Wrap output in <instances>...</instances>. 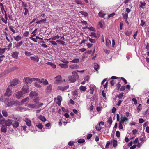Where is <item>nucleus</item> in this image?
I'll return each mask as SVG.
<instances>
[{
    "label": "nucleus",
    "instance_id": "nucleus-31",
    "mask_svg": "<svg viewBox=\"0 0 149 149\" xmlns=\"http://www.w3.org/2000/svg\"><path fill=\"white\" fill-rule=\"evenodd\" d=\"M59 65L62 68H66L68 67V65L66 64L60 63Z\"/></svg>",
    "mask_w": 149,
    "mask_h": 149
},
{
    "label": "nucleus",
    "instance_id": "nucleus-37",
    "mask_svg": "<svg viewBox=\"0 0 149 149\" xmlns=\"http://www.w3.org/2000/svg\"><path fill=\"white\" fill-rule=\"evenodd\" d=\"M94 69L96 71H97L98 69H99V66L97 64H95L94 65Z\"/></svg>",
    "mask_w": 149,
    "mask_h": 149
},
{
    "label": "nucleus",
    "instance_id": "nucleus-50",
    "mask_svg": "<svg viewBox=\"0 0 149 149\" xmlns=\"http://www.w3.org/2000/svg\"><path fill=\"white\" fill-rule=\"evenodd\" d=\"M59 37L60 36L58 35H57L52 37V39L53 40H55L56 39H58L59 38Z\"/></svg>",
    "mask_w": 149,
    "mask_h": 149
},
{
    "label": "nucleus",
    "instance_id": "nucleus-20",
    "mask_svg": "<svg viewBox=\"0 0 149 149\" xmlns=\"http://www.w3.org/2000/svg\"><path fill=\"white\" fill-rule=\"evenodd\" d=\"M38 118L40 120L43 122H45L47 120L45 118V117L42 115H40L38 117Z\"/></svg>",
    "mask_w": 149,
    "mask_h": 149
},
{
    "label": "nucleus",
    "instance_id": "nucleus-39",
    "mask_svg": "<svg viewBox=\"0 0 149 149\" xmlns=\"http://www.w3.org/2000/svg\"><path fill=\"white\" fill-rule=\"evenodd\" d=\"M140 6L141 8H142L143 9V8L146 5V3L145 2H140Z\"/></svg>",
    "mask_w": 149,
    "mask_h": 149
},
{
    "label": "nucleus",
    "instance_id": "nucleus-25",
    "mask_svg": "<svg viewBox=\"0 0 149 149\" xmlns=\"http://www.w3.org/2000/svg\"><path fill=\"white\" fill-rule=\"evenodd\" d=\"M0 6H1V10L2 12V13L3 14L4 13H5V12H6L5 10L4 9V6L3 4L1 3H0Z\"/></svg>",
    "mask_w": 149,
    "mask_h": 149
},
{
    "label": "nucleus",
    "instance_id": "nucleus-44",
    "mask_svg": "<svg viewBox=\"0 0 149 149\" xmlns=\"http://www.w3.org/2000/svg\"><path fill=\"white\" fill-rule=\"evenodd\" d=\"M107 122L111 125L112 123V119L111 117H110L108 119Z\"/></svg>",
    "mask_w": 149,
    "mask_h": 149
},
{
    "label": "nucleus",
    "instance_id": "nucleus-21",
    "mask_svg": "<svg viewBox=\"0 0 149 149\" xmlns=\"http://www.w3.org/2000/svg\"><path fill=\"white\" fill-rule=\"evenodd\" d=\"M57 103L58 105L61 104V102L62 100V97L60 96H58L57 97Z\"/></svg>",
    "mask_w": 149,
    "mask_h": 149
},
{
    "label": "nucleus",
    "instance_id": "nucleus-48",
    "mask_svg": "<svg viewBox=\"0 0 149 149\" xmlns=\"http://www.w3.org/2000/svg\"><path fill=\"white\" fill-rule=\"evenodd\" d=\"M72 74L73 75V76L77 77H79V76L77 74V72L76 71H74L72 72Z\"/></svg>",
    "mask_w": 149,
    "mask_h": 149
},
{
    "label": "nucleus",
    "instance_id": "nucleus-52",
    "mask_svg": "<svg viewBox=\"0 0 149 149\" xmlns=\"http://www.w3.org/2000/svg\"><path fill=\"white\" fill-rule=\"evenodd\" d=\"M6 50V48H0V54H3L4 53Z\"/></svg>",
    "mask_w": 149,
    "mask_h": 149
},
{
    "label": "nucleus",
    "instance_id": "nucleus-7",
    "mask_svg": "<svg viewBox=\"0 0 149 149\" xmlns=\"http://www.w3.org/2000/svg\"><path fill=\"white\" fill-rule=\"evenodd\" d=\"M12 120L11 119H8L5 121V125L7 126H10L12 124Z\"/></svg>",
    "mask_w": 149,
    "mask_h": 149
},
{
    "label": "nucleus",
    "instance_id": "nucleus-17",
    "mask_svg": "<svg viewBox=\"0 0 149 149\" xmlns=\"http://www.w3.org/2000/svg\"><path fill=\"white\" fill-rule=\"evenodd\" d=\"M25 121L28 126H30L31 125V122L29 119L26 118L25 120Z\"/></svg>",
    "mask_w": 149,
    "mask_h": 149
},
{
    "label": "nucleus",
    "instance_id": "nucleus-13",
    "mask_svg": "<svg viewBox=\"0 0 149 149\" xmlns=\"http://www.w3.org/2000/svg\"><path fill=\"white\" fill-rule=\"evenodd\" d=\"M68 88V85L65 86H59L58 87V89L62 91H64L67 89Z\"/></svg>",
    "mask_w": 149,
    "mask_h": 149
},
{
    "label": "nucleus",
    "instance_id": "nucleus-27",
    "mask_svg": "<svg viewBox=\"0 0 149 149\" xmlns=\"http://www.w3.org/2000/svg\"><path fill=\"white\" fill-rule=\"evenodd\" d=\"M122 15L124 19H127L128 18V15L127 13H123Z\"/></svg>",
    "mask_w": 149,
    "mask_h": 149
},
{
    "label": "nucleus",
    "instance_id": "nucleus-22",
    "mask_svg": "<svg viewBox=\"0 0 149 149\" xmlns=\"http://www.w3.org/2000/svg\"><path fill=\"white\" fill-rule=\"evenodd\" d=\"M13 126L15 128H17L19 125V123L16 121H14V123L12 124Z\"/></svg>",
    "mask_w": 149,
    "mask_h": 149
},
{
    "label": "nucleus",
    "instance_id": "nucleus-2",
    "mask_svg": "<svg viewBox=\"0 0 149 149\" xmlns=\"http://www.w3.org/2000/svg\"><path fill=\"white\" fill-rule=\"evenodd\" d=\"M17 101L15 102L13 100H10L8 98H6L5 100V103L6 105L8 106H10L13 104L14 103H17Z\"/></svg>",
    "mask_w": 149,
    "mask_h": 149
},
{
    "label": "nucleus",
    "instance_id": "nucleus-5",
    "mask_svg": "<svg viewBox=\"0 0 149 149\" xmlns=\"http://www.w3.org/2000/svg\"><path fill=\"white\" fill-rule=\"evenodd\" d=\"M21 91L24 94L28 92H29L28 86L27 85H24V86H23Z\"/></svg>",
    "mask_w": 149,
    "mask_h": 149
},
{
    "label": "nucleus",
    "instance_id": "nucleus-18",
    "mask_svg": "<svg viewBox=\"0 0 149 149\" xmlns=\"http://www.w3.org/2000/svg\"><path fill=\"white\" fill-rule=\"evenodd\" d=\"M52 86L51 84L48 85L47 87L46 90L48 93H50L51 92Z\"/></svg>",
    "mask_w": 149,
    "mask_h": 149
},
{
    "label": "nucleus",
    "instance_id": "nucleus-55",
    "mask_svg": "<svg viewBox=\"0 0 149 149\" xmlns=\"http://www.w3.org/2000/svg\"><path fill=\"white\" fill-rule=\"evenodd\" d=\"M116 135L118 137H120V132L118 131H116Z\"/></svg>",
    "mask_w": 149,
    "mask_h": 149
},
{
    "label": "nucleus",
    "instance_id": "nucleus-6",
    "mask_svg": "<svg viewBox=\"0 0 149 149\" xmlns=\"http://www.w3.org/2000/svg\"><path fill=\"white\" fill-rule=\"evenodd\" d=\"M12 89V88H9V87H8V88L7 89L6 91L5 94V96L9 97L11 95L12 91L11 89Z\"/></svg>",
    "mask_w": 149,
    "mask_h": 149
},
{
    "label": "nucleus",
    "instance_id": "nucleus-60",
    "mask_svg": "<svg viewBox=\"0 0 149 149\" xmlns=\"http://www.w3.org/2000/svg\"><path fill=\"white\" fill-rule=\"evenodd\" d=\"M121 86V84L120 82H118L117 85V88L118 89H119Z\"/></svg>",
    "mask_w": 149,
    "mask_h": 149
},
{
    "label": "nucleus",
    "instance_id": "nucleus-51",
    "mask_svg": "<svg viewBox=\"0 0 149 149\" xmlns=\"http://www.w3.org/2000/svg\"><path fill=\"white\" fill-rule=\"evenodd\" d=\"M24 53L26 56H29L32 54L30 52H29L27 51H25Z\"/></svg>",
    "mask_w": 149,
    "mask_h": 149
},
{
    "label": "nucleus",
    "instance_id": "nucleus-10",
    "mask_svg": "<svg viewBox=\"0 0 149 149\" xmlns=\"http://www.w3.org/2000/svg\"><path fill=\"white\" fill-rule=\"evenodd\" d=\"M8 20V17L7 14L6 12L5 13V19L2 17L1 18V20L5 24H6L7 23V21Z\"/></svg>",
    "mask_w": 149,
    "mask_h": 149
},
{
    "label": "nucleus",
    "instance_id": "nucleus-58",
    "mask_svg": "<svg viewBox=\"0 0 149 149\" xmlns=\"http://www.w3.org/2000/svg\"><path fill=\"white\" fill-rule=\"evenodd\" d=\"M92 135L91 134H88L86 137L87 139H89L92 137Z\"/></svg>",
    "mask_w": 149,
    "mask_h": 149
},
{
    "label": "nucleus",
    "instance_id": "nucleus-26",
    "mask_svg": "<svg viewBox=\"0 0 149 149\" xmlns=\"http://www.w3.org/2000/svg\"><path fill=\"white\" fill-rule=\"evenodd\" d=\"M14 39L15 40L17 41H19L22 38V37L19 35H18L16 36H14Z\"/></svg>",
    "mask_w": 149,
    "mask_h": 149
},
{
    "label": "nucleus",
    "instance_id": "nucleus-3",
    "mask_svg": "<svg viewBox=\"0 0 149 149\" xmlns=\"http://www.w3.org/2000/svg\"><path fill=\"white\" fill-rule=\"evenodd\" d=\"M24 82L27 84H30L33 81V78L29 77L24 78L23 80Z\"/></svg>",
    "mask_w": 149,
    "mask_h": 149
},
{
    "label": "nucleus",
    "instance_id": "nucleus-57",
    "mask_svg": "<svg viewBox=\"0 0 149 149\" xmlns=\"http://www.w3.org/2000/svg\"><path fill=\"white\" fill-rule=\"evenodd\" d=\"M33 81H36L38 82H40L41 80L40 79L37 78H33Z\"/></svg>",
    "mask_w": 149,
    "mask_h": 149
},
{
    "label": "nucleus",
    "instance_id": "nucleus-53",
    "mask_svg": "<svg viewBox=\"0 0 149 149\" xmlns=\"http://www.w3.org/2000/svg\"><path fill=\"white\" fill-rule=\"evenodd\" d=\"M24 10H25V12L24 13V14L25 15H26L29 13V11L26 8H24Z\"/></svg>",
    "mask_w": 149,
    "mask_h": 149
},
{
    "label": "nucleus",
    "instance_id": "nucleus-63",
    "mask_svg": "<svg viewBox=\"0 0 149 149\" xmlns=\"http://www.w3.org/2000/svg\"><path fill=\"white\" fill-rule=\"evenodd\" d=\"M132 33V32L130 31H127V32H126L125 33V34L127 36H130L131 34Z\"/></svg>",
    "mask_w": 149,
    "mask_h": 149
},
{
    "label": "nucleus",
    "instance_id": "nucleus-49",
    "mask_svg": "<svg viewBox=\"0 0 149 149\" xmlns=\"http://www.w3.org/2000/svg\"><path fill=\"white\" fill-rule=\"evenodd\" d=\"M89 36L91 37L92 38L96 37V33L94 32H91Z\"/></svg>",
    "mask_w": 149,
    "mask_h": 149
},
{
    "label": "nucleus",
    "instance_id": "nucleus-38",
    "mask_svg": "<svg viewBox=\"0 0 149 149\" xmlns=\"http://www.w3.org/2000/svg\"><path fill=\"white\" fill-rule=\"evenodd\" d=\"M141 24H140V25L142 27H143L146 26V24L145 23V22L143 20H141Z\"/></svg>",
    "mask_w": 149,
    "mask_h": 149
},
{
    "label": "nucleus",
    "instance_id": "nucleus-19",
    "mask_svg": "<svg viewBox=\"0 0 149 149\" xmlns=\"http://www.w3.org/2000/svg\"><path fill=\"white\" fill-rule=\"evenodd\" d=\"M39 58L38 57V56H35L34 57L33 56H31L30 57V58L31 60H33L34 61L36 62H38L39 61Z\"/></svg>",
    "mask_w": 149,
    "mask_h": 149
},
{
    "label": "nucleus",
    "instance_id": "nucleus-32",
    "mask_svg": "<svg viewBox=\"0 0 149 149\" xmlns=\"http://www.w3.org/2000/svg\"><path fill=\"white\" fill-rule=\"evenodd\" d=\"M79 61V58H74L73 60H72L70 62L73 63H78Z\"/></svg>",
    "mask_w": 149,
    "mask_h": 149
},
{
    "label": "nucleus",
    "instance_id": "nucleus-30",
    "mask_svg": "<svg viewBox=\"0 0 149 149\" xmlns=\"http://www.w3.org/2000/svg\"><path fill=\"white\" fill-rule=\"evenodd\" d=\"M111 44V41L110 40L107 38L106 40V45L107 46H109Z\"/></svg>",
    "mask_w": 149,
    "mask_h": 149
},
{
    "label": "nucleus",
    "instance_id": "nucleus-14",
    "mask_svg": "<svg viewBox=\"0 0 149 149\" xmlns=\"http://www.w3.org/2000/svg\"><path fill=\"white\" fill-rule=\"evenodd\" d=\"M24 94L22 91H19L16 94V97L18 99H19L21 97L23 96Z\"/></svg>",
    "mask_w": 149,
    "mask_h": 149
},
{
    "label": "nucleus",
    "instance_id": "nucleus-64",
    "mask_svg": "<svg viewBox=\"0 0 149 149\" xmlns=\"http://www.w3.org/2000/svg\"><path fill=\"white\" fill-rule=\"evenodd\" d=\"M61 61L62 62L66 64H68L69 62L68 61L65 59H63Z\"/></svg>",
    "mask_w": 149,
    "mask_h": 149
},
{
    "label": "nucleus",
    "instance_id": "nucleus-33",
    "mask_svg": "<svg viewBox=\"0 0 149 149\" xmlns=\"http://www.w3.org/2000/svg\"><path fill=\"white\" fill-rule=\"evenodd\" d=\"M79 13L81 14L82 15H83L85 16H88V15L87 13L84 11H80L79 12Z\"/></svg>",
    "mask_w": 149,
    "mask_h": 149
},
{
    "label": "nucleus",
    "instance_id": "nucleus-24",
    "mask_svg": "<svg viewBox=\"0 0 149 149\" xmlns=\"http://www.w3.org/2000/svg\"><path fill=\"white\" fill-rule=\"evenodd\" d=\"M36 126L38 128L40 129H42L43 127L42 124L39 123H36Z\"/></svg>",
    "mask_w": 149,
    "mask_h": 149
},
{
    "label": "nucleus",
    "instance_id": "nucleus-47",
    "mask_svg": "<svg viewBox=\"0 0 149 149\" xmlns=\"http://www.w3.org/2000/svg\"><path fill=\"white\" fill-rule=\"evenodd\" d=\"M34 86L35 87L38 88H40L41 87V86L37 82H35L34 83Z\"/></svg>",
    "mask_w": 149,
    "mask_h": 149
},
{
    "label": "nucleus",
    "instance_id": "nucleus-23",
    "mask_svg": "<svg viewBox=\"0 0 149 149\" xmlns=\"http://www.w3.org/2000/svg\"><path fill=\"white\" fill-rule=\"evenodd\" d=\"M40 83H43V84L45 85H46L48 84L47 81L46 79H41Z\"/></svg>",
    "mask_w": 149,
    "mask_h": 149
},
{
    "label": "nucleus",
    "instance_id": "nucleus-12",
    "mask_svg": "<svg viewBox=\"0 0 149 149\" xmlns=\"http://www.w3.org/2000/svg\"><path fill=\"white\" fill-rule=\"evenodd\" d=\"M7 127L4 125H3L1 129V131L2 132L6 133L7 131Z\"/></svg>",
    "mask_w": 149,
    "mask_h": 149
},
{
    "label": "nucleus",
    "instance_id": "nucleus-4",
    "mask_svg": "<svg viewBox=\"0 0 149 149\" xmlns=\"http://www.w3.org/2000/svg\"><path fill=\"white\" fill-rule=\"evenodd\" d=\"M18 83V81L16 79L13 80L10 82V84L8 86L9 88H12V87L17 85Z\"/></svg>",
    "mask_w": 149,
    "mask_h": 149
},
{
    "label": "nucleus",
    "instance_id": "nucleus-46",
    "mask_svg": "<svg viewBox=\"0 0 149 149\" xmlns=\"http://www.w3.org/2000/svg\"><path fill=\"white\" fill-rule=\"evenodd\" d=\"M117 141L115 140H113V146L115 147H116L117 146Z\"/></svg>",
    "mask_w": 149,
    "mask_h": 149
},
{
    "label": "nucleus",
    "instance_id": "nucleus-36",
    "mask_svg": "<svg viewBox=\"0 0 149 149\" xmlns=\"http://www.w3.org/2000/svg\"><path fill=\"white\" fill-rule=\"evenodd\" d=\"M123 96V93L122 92L120 93L119 95H117V97L119 99H122Z\"/></svg>",
    "mask_w": 149,
    "mask_h": 149
},
{
    "label": "nucleus",
    "instance_id": "nucleus-54",
    "mask_svg": "<svg viewBox=\"0 0 149 149\" xmlns=\"http://www.w3.org/2000/svg\"><path fill=\"white\" fill-rule=\"evenodd\" d=\"M9 28L10 30L12 31L13 33H15V30L13 28V27L12 26H10Z\"/></svg>",
    "mask_w": 149,
    "mask_h": 149
},
{
    "label": "nucleus",
    "instance_id": "nucleus-9",
    "mask_svg": "<svg viewBox=\"0 0 149 149\" xmlns=\"http://www.w3.org/2000/svg\"><path fill=\"white\" fill-rule=\"evenodd\" d=\"M30 96L31 98H35L38 95V94L35 92H31L30 94Z\"/></svg>",
    "mask_w": 149,
    "mask_h": 149
},
{
    "label": "nucleus",
    "instance_id": "nucleus-28",
    "mask_svg": "<svg viewBox=\"0 0 149 149\" xmlns=\"http://www.w3.org/2000/svg\"><path fill=\"white\" fill-rule=\"evenodd\" d=\"M23 43V41H21L19 42H17V43L15 45V46L17 48H18Z\"/></svg>",
    "mask_w": 149,
    "mask_h": 149
},
{
    "label": "nucleus",
    "instance_id": "nucleus-43",
    "mask_svg": "<svg viewBox=\"0 0 149 149\" xmlns=\"http://www.w3.org/2000/svg\"><path fill=\"white\" fill-rule=\"evenodd\" d=\"M79 89L80 90L84 91L86 90V88L83 86H81L79 87Z\"/></svg>",
    "mask_w": 149,
    "mask_h": 149
},
{
    "label": "nucleus",
    "instance_id": "nucleus-45",
    "mask_svg": "<svg viewBox=\"0 0 149 149\" xmlns=\"http://www.w3.org/2000/svg\"><path fill=\"white\" fill-rule=\"evenodd\" d=\"M2 112V114L4 116L7 117L8 116V113L6 111L3 110Z\"/></svg>",
    "mask_w": 149,
    "mask_h": 149
},
{
    "label": "nucleus",
    "instance_id": "nucleus-61",
    "mask_svg": "<svg viewBox=\"0 0 149 149\" xmlns=\"http://www.w3.org/2000/svg\"><path fill=\"white\" fill-rule=\"evenodd\" d=\"M72 94L74 95H75V96H76V95H77L78 94V93L76 91H73L72 92Z\"/></svg>",
    "mask_w": 149,
    "mask_h": 149
},
{
    "label": "nucleus",
    "instance_id": "nucleus-59",
    "mask_svg": "<svg viewBox=\"0 0 149 149\" xmlns=\"http://www.w3.org/2000/svg\"><path fill=\"white\" fill-rule=\"evenodd\" d=\"M89 40L92 43H94L95 42V40L94 39L89 38Z\"/></svg>",
    "mask_w": 149,
    "mask_h": 149
},
{
    "label": "nucleus",
    "instance_id": "nucleus-8",
    "mask_svg": "<svg viewBox=\"0 0 149 149\" xmlns=\"http://www.w3.org/2000/svg\"><path fill=\"white\" fill-rule=\"evenodd\" d=\"M56 80L55 81V84H58L61 81V75H58L55 77Z\"/></svg>",
    "mask_w": 149,
    "mask_h": 149
},
{
    "label": "nucleus",
    "instance_id": "nucleus-42",
    "mask_svg": "<svg viewBox=\"0 0 149 149\" xmlns=\"http://www.w3.org/2000/svg\"><path fill=\"white\" fill-rule=\"evenodd\" d=\"M125 121V116H121V120L120 122L123 124Z\"/></svg>",
    "mask_w": 149,
    "mask_h": 149
},
{
    "label": "nucleus",
    "instance_id": "nucleus-62",
    "mask_svg": "<svg viewBox=\"0 0 149 149\" xmlns=\"http://www.w3.org/2000/svg\"><path fill=\"white\" fill-rule=\"evenodd\" d=\"M125 89V86H123L121 87L120 88V90L121 91H124Z\"/></svg>",
    "mask_w": 149,
    "mask_h": 149
},
{
    "label": "nucleus",
    "instance_id": "nucleus-16",
    "mask_svg": "<svg viewBox=\"0 0 149 149\" xmlns=\"http://www.w3.org/2000/svg\"><path fill=\"white\" fill-rule=\"evenodd\" d=\"M69 80L71 82L73 83L75 82L76 80L74 76H69L68 77Z\"/></svg>",
    "mask_w": 149,
    "mask_h": 149
},
{
    "label": "nucleus",
    "instance_id": "nucleus-40",
    "mask_svg": "<svg viewBox=\"0 0 149 149\" xmlns=\"http://www.w3.org/2000/svg\"><path fill=\"white\" fill-rule=\"evenodd\" d=\"M5 123V119L3 118H0V124H3Z\"/></svg>",
    "mask_w": 149,
    "mask_h": 149
},
{
    "label": "nucleus",
    "instance_id": "nucleus-56",
    "mask_svg": "<svg viewBox=\"0 0 149 149\" xmlns=\"http://www.w3.org/2000/svg\"><path fill=\"white\" fill-rule=\"evenodd\" d=\"M123 123H121L119 122V128L120 129H122L123 128V126L122 125V124Z\"/></svg>",
    "mask_w": 149,
    "mask_h": 149
},
{
    "label": "nucleus",
    "instance_id": "nucleus-15",
    "mask_svg": "<svg viewBox=\"0 0 149 149\" xmlns=\"http://www.w3.org/2000/svg\"><path fill=\"white\" fill-rule=\"evenodd\" d=\"M69 67L72 69H77L79 68V66L77 64H74L69 65Z\"/></svg>",
    "mask_w": 149,
    "mask_h": 149
},
{
    "label": "nucleus",
    "instance_id": "nucleus-29",
    "mask_svg": "<svg viewBox=\"0 0 149 149\" xmlns=\"http://www.w3.org/2000/svg\"><path fill=\"white\" fill-rule=\"evenodd\" d=\"M29 99V98L27 97L26 98L23 99L21 101V102H20V104H21V105L22 104L26 102L27 101H28Z\"/></svg>",
    "mask_w": 149,
    "mask_h": 149
},
{
    "label": "nucleus",
    "instance_id": "nucleus-41",
    "mask_svg": "<svg viewBox=\"0 0 149 149\" xmlns=\"http://www.w3.org/2000/svg\"><path fill=\"white\" fill-rule=\"evenodd\" d=\"M85 140L84 139H80L78 140L77 142L79 143H82L84 142Z\"/></svg>",
    "mask_w": 149,
    "mask_h": 149
},
{
    "label": "nucleus",
    "instance_id": "nucleus-34",
    "mask_svg": "<svg viewBox=\"0 0 149 149\" xmlns=\"http://www.w3.org/2000/svg\"><path fill=\"white\" fill-rule=\"evenodd\" d=\"M13 14L12 13H10V14H8V17L9 19L10 20H11L12 21L13 20Z\"/></svg>",
    "mask_w": 149,
    "mask_h": 149
},
{
    "label": "nucleus",
    "instance_id": "nucleus-35",
    "mask_svg": "<svg viewBox=\"0 0 149 149\" xmlns=\"http://www.w3.org/2000/svg\"><path fill=\"white\" fill-rule=\"evenodd\" d=\"M99 16L101 17H104L105 14L102 12H100L98 14Z\"/></svg>",
    "mask_w": 149,
    "mask_h": 149
},
{
    "label": "nucleus",
    "instance_id": "nucleus-1",
    "mask_svg": "<svg viewBox=\"0 0 149 149\" xmlns=\"http://www.w3.org/2000/svg\"><path fill=\"white\" fill-rule=\"evenodd\" d=\"M42 103H36L34 104H29L28 105V107L30 108L37 109L43 105Z\"/></svg>",
    "mask_w": 149,
    "mask_h": 149
},
{
    "label": "nucleus",
    "instance_id": "nucleus-11",
    "mask_svg": "<svg viewBox=\"0 0 149 149\" xmlns=\"http://www.w3.org/2000/svg\"><path fill=\"white\" fill-rule=\"evenodd\" d=\"M19 53V52L17 51H15L13 53L12 55L13 58L15 59H17L18 58V55Z\"/></svg>",
    "mask_w": 149,
    "mask_h": 149
}]
</instances>
